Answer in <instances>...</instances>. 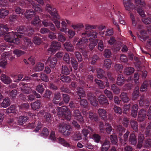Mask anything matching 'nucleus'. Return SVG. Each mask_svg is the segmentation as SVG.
Segmentation results:
<instances>
[{"mask_svg": "<svg viewBox=\"0 0 151 151\" xmlns=\"http://www.w3.org/2000/svg\"><path fill=\"white\" fill-rule=\"evenodd\" d=\"M92 131V129L89 127H86L83 129L82 131V133L85 136V139L87 141V135L88 134L91 132Z\"/></svg>", "mask_w": 151, "mask_h": 151, "instance_id": "nucleus-24", "label": "nucleus"}, {"mask_svg": "<svg viewBox=\"0 0 151 151\" xmlns=\"http://www.w3.org/2000/svg\"><path fill=\"white\" fill-rule=\"evenodd\" d=\"M9 30V28L7 25L0 24V36H4Z\"/></svg>", "mask_w": 151, "mask_h": 151, "instance_id": "nucleus-16", "label": "nucleus"}, {"mask_svg": "<svg viewBox=\"0 0 151 151\" xmlns=\"http://www.w3.org/2000/svg\"><path fill=\"white\" fill-rule=\"evenodd\" d=\"M73 116L75 119L79 122H82L83 121V119L81 114L80 112L78 110H75L73 114Z\"/></svg>", "mask_w": 151, "mask_h": 151, "instance_id": "nucleus-20", "label": "nucleus"}, {"mask_svg": "<svg viewBox=\"0 0 151 151\" xmlns=\"http://www.w3.org/2000/svg\"><path fill=\"white\" fill-rule=\"evenodd\" d=\"M139 74L138 73H135L134 76V80L135 83L137 85L139 84Z\"/></svg>", "mask_w": 151, "mask_h": 151, "instance_id": "nucleus-57", "label": "nucleus"}, {"mask_svg": "<svg viewBox=\"0 0 151 151\" xmlns=\"http://www.w3.org/2000/svg\"><path fill=\"white\" fill-rule=\"evenodd\" d=\"M97 26L95 25H91L88 24H86L85 25V29L87 30H90L93 29H95L96 28Z\"/></svg>", "mask_w": 151, "mask_h": 151, "instance_id": "nucleus-47", "label": "nucleus"}, {"mask_svg": "<svg viewBox=\"0 0 151 151\" xmlns=\"http://www.w3.org/2000/svg\"><path fill=\"white\" fill-rule=\"evenodd\" d=\"M24 29V27L20 26L17 28V33L13 31L7 33H6L4 36V40L7 42L18 44L20 42L19 38H21L24 37V40L26 46L31 45L32 43L31 40L24 37V35H25V33L23 32Z\"/></svg>", "mask_w": 151, "mask_h": 151, "instance_id": "nucleus-1", "label": "nucleus"}, {"mask_svg": "<svg viewBox=\"0 0 151 151\" xmlns=\"http://www.w3.org/2000/svg\"><path fill=\"white\" fill-rule=\"evenodd\" d=\"M44 65L41 63H38L34 68V70L36 71H40L42 70L44 68Z\"/></svg>", "mask_w": 151, "mask_h": 151, "instance_id": "nucleus-33", "label": "nucleus"}, {"mask_svg": "<svg viewBox=\"0 0 151 151\" xmlns=\"http://www.w3.org/2000/svg\"><path fill=\"white\" fill-rule=\"evenodd\" d=\"M144 97L141 96L140 99L139 104L141 106H144L147 107L149 105V101L147 99L144 100Z\"/></svg>", "mask_w": 151, "mask_h": 151, "instance_id": "nucleus-22", "label": "nucleus"}, {"mask_svg": "<svg viewBox=\"0 0 151 151\" xmlns=\"http://www.w3.org/2000/svg\"><path fill=\"white\" fill-rule=\"evenodd\" d=\"M95 81L96 84L99 85L101 88L103 89L105 88V85H104V83L101 81L96 79Z\"/></svg>", "mask_w": 151, "mask_h": 151, "instance_id": "nucleus-60", "label": "nucleus"}, {"mask_svg": "<svg viewBox=\"0 0 151 151\" xmlns=\"http://www.w3.org/2000/svg\"><path fill=\"white\" fill-rule=\"evenodd\" d=\"M1 80L6 84H9L12 81L10 78L4 74H2L1 76Z\"/></svg>", "mask_w": 151, "mask_h": 151, "instance_id": "nucleus-17", "label": "nucleus"}, {"mask_svg": "<svg viewBox=\"0 0 151 151\" xmlns=\"http://www.w3.org/2000/svg\"><path fill=\"white\" fill-rule=\"evenodd\" d=\"M111 18L112 20L113 24L116 27H118L119 26L118 21H119L121 24H125L126 23L125 22L122 18L120 12L118 9L114 10V13L113 14L111 15Z\"/></svg>", "mask_w": 151, "mask_h": 151, "instance_id": "nucleus-5", "label": "nucleus"}, {"mask_svg": "<svg viewBox=\"0 0 151 151\" xmlns=\"http://www.w3.org/2000/svg\"><path fill=\"white\" fill-rule=\"evenodd\" d=\"M131 127L134 130V131L136 132L138 130V124L137 122L133 120L131 121Z\"/></svg>", "mask_w": 151, "mask_h": 151, "instance_id": "nucleus-44", "label": "nucleus"}, {"mask_svg": "<svg viewBox=\"0 0 151 151\" xmlns=\"http://www.w3.org/2000/svg\"><path fill=\"white\" fill-rule=\"evenodd\" d=\"M135 3L136 6L132 2L131 0H123V4L125 9L127 11H130L131 10L134 9L137 11L139 14L142 17L145 16V12L142 9L138 6V5H140L144 6L145 5V1L143 0H135Z\"/></svg>", "mask_w": 151, "mask_h": 151, "instance_id": "nucleus-2", "label": "nucleus"}, {"mask_svg": "<svg viewBox=\"0 0 151 151\" xmlns=\"http://www.w3.org/2000/svg\"><path fill=\"white\" fill-rule=\"evenodd\" d=\"M57 62V60L56 58L50 56L49 57L47 60L45 62V65L49 63V65L51 68H54Z\"/></svg>", "mask_w": 151, "mask_h": 151, "instance_id": "nucleus-14", "label": "nucleus"}, {"mask_svg": "<svg viewBox=\"0 0 151 151\" xmlns=\"http://www.w3.org/2000/svg\"><path fill=\"white\" fill-rule=\"evenodd\" d=\"M88 97L92 105L95 106L98 105V102L96 98L91 93H89L88 95Z\"/></svg>", "mask_w": 151, "mask_h": 151, "instance_id": "nucleus-15", "label": "nucleus"}, {"mask_svg": "<svg viewBox=\"0 0 151 151\" xmlns=\"http://www.w3.org/2000/svg\"><path fill=\"white\" fill-rule=\"evenodd\" d=\"M61 80L63 82L68 83L70 81V78L67 75L63 76L61 77Z\"/></svg>", "mask_w": 151, "mask_h": 151, "instance_id": "nucleus-61", "label": "nucleus"}, {"mask_svg": "<svg viewBox=\"0 0 151 151\" xmlns=\"http://www.w3.org/2000/svg\"><path fill=\"white\" fill-rule=\"evenodd\" d=\"M42 23L44 26L45 27L49 26L51 30L52 31H55V27L52 23L48 22L45 19H44L42 20Z\"/></svg>", "mask_w": 151, "mask_h": 151, "instance_id": "nucleus-18", "label": "nucleus"}, {"mask_svg": "<svg viewBox=\"0 0 151 151\" xmlns=\"http://www.w3.org/2000/svg\"><path fill=\"white\" fill-rule=\"evenodd\" d=\"M44 113L45 111L44 110H41L37 115L33 113H29V114L30 118L34 120L35 122L34 123L32 122L29 125V127L32 128L37 125L35 129V132H37L42 127V124L39 122V118L41 117L44 115Z\"/></svg>", "mask_w": 151, "mask_h": 151, "instance_id": "nucleus-4", "label": "nucleus"}, {"mask_svg": "<svg viewBox=\"0 0 151 151\" xmlns=\"http://www.w3.org/2000/svg\"><path fill=\"white\" fill-rule=\"evenodd\" d=\"M10 102L8 98L5 99L2 103L1 104V107L6 108L10 104Z\"/></svg>", "mask_w": 151, "mask_h": 151, "instance_id": "nucleus-36", "label": "nucleus"}, {"mask_svg": "<svg viewBox=\"0 0 151 151\" xmlns=\"http://www.w3.org/2000/svg\"><path fill=\"white\" fill-rule=\"evenodd\" d=\"M89 40L90 42V44L89 45V49L91 50H92L97 45L98 40L97 39H93L92 38H90Z\"/></svg>", "mask_w": 151, "mask_h": 151, "instance_id": "nucleus-23", "label": "nucleus"}, {"mask_svg": "<svg viewBox=\"0 0 151 151\" xmlns=\"http://www.w3.org/2000/svg\"><path fill=\"white\" fill-rule=\"evenodd\" d=\"M48 129L46 128H44L41 134V136L45 138L48 135Z\"/></svg>", "mask_w": 151, "mask_h": 151, "instance_id": "nucleus-50", "label": "nucleus"}, {"mask_svg": "<svg viewBox=\"0 0 151 151\" xmlns=\"http://www.w3.org/2000/svg\"><path fill=\"white\" fill-rule=\"evenodd\" d=\"M9 13V11L3 9L0 10V18H3L7 15Z\"/></svg>", "mask_w": 151, "mask_h": 151, "instance_id": "nucleus-38", "label": "nucleus"}, {"mask_svg": "<svg viewBox=\"0 0 151 151\" xmlns=\"http://www.w3.org/2000/svg\"><path fill=\"white\" fill-rule=\"evenodd\" d=\"M110 139L112 143L113 144H116L117 142L116 136L114 134L110 136Z\"/></svg>", "mask_w": 151, "mask_h": 151, "instance_id": "nucleus-52", "label": "nucleus"}, {"mask_svg": "<svg viewBox=\"0 0 151 151\" xmlns=\"http://www.w3.org/2000/svg\"><path fill=\"white\" fill-rule=\"evenodd\" d=\"M120 98L124 102H127L129 100V99L127 96V94L126 93L123 92L122 93Z\"/></svg>", "mask_w": 151, "mask_h": 151, "instance_id": "nucleus-35", "label": "nucleus"}, {"mask_svg": "<svg viewBox=\"0 0 151 151\" xmlns=\"http://www.w3.org/2000/svg\"><path fill=\"white\" fill-rule=\"evenodd\" d=\"M124 72L127 75H130L134 73V69L133 68H127L125 69Z\"/></svg>", "mask_w": 151, "mask_h": 151, "instance_id": "nucleus-49", "label": "nucleus"}, {"mask_svg": "<svg viewBox=\"0 0 151 151\" xmlns=\"http://www.w3.org/2000/svg\"><path fill=\"white\" fill-rule=\"evenodd\" d=\"M64 46L66 50L68 51L72 52L74 51L73 46L69 42H66L64 44Z\"/></svg>", "mask_w": 151, "mask_h": 151, "instance_id": "nucleus-26", "label": "nucleus"}, {"mask_svg": "<svg viewBox=\"0 0 151 151\" xmlns=\"http://www.w3.org/2000/svg\"><path fill=\"white\" fill-rule=\"evenodd\" d=\"M45 10L51 14L52 18L59 19V16L57 13V10L53 6L49 4H47Z\"/></svg>", "mask_w": 151, "mask_h": 151, "instance_id": "nucleus-12", "label": "nucleus"}, {"mask_svg": "<svg viewBox=\"0 0 151 151\" xmlns=\"http://www.w3.org/2000/svg\"><path fill=\"white\" fill-rule=\"evenodd\" d=\"M58 39L59 41L61 42H64L66 40V38L64 36L61 32H59L58 34Z\"/></svg>", "mask_w": 151, "mask_h": 151, "instance_id": "nucleus-51", "label": "nucleus"}, {"mask_svg": "<svg viewBox=\"0 0 151 151\" xmlns=\"http://www.w3.org/2000/svg\"><path fill=\"white\" fill-rule=\"evenodd\" d=\"M36 14L35 12L32 10H27L25 13H24L25 17L27 19L32 18Z\"/></svg>", "mask_w": 151, "mask_h": 151, "instance_id": "nucleus-25", "label": "nucleus"}, {"mask_svg": "<svg viewBox=\"0 0 151 151\" xmlns=\"http://www.w3.org/2000/svg\"><path fill=\"white\" fill-rule=\"evenodd\" d=\"M98 33L96 31L91 32H88L86 31L85 32L82 34V38L76 44V48H82L86 46V43L88 42V39L86 38V37H92L93 39H95L97 37Z\"/></svg>", "mask_w": 151, "mask_h": 151, "instance_id": "nucleus-3", "label": "nucleus"}, {"mask_svg": "<svg viewBox=\"0 0 151 151\" xmlns=\"http://www.w3.org/2000/svg\"><path fill=\"white\" fill-rule=\"evenodd\" d=\"M110 146V142L107 139H105L102 144L101 151H107Z\"/></svg>", "mask_w": 151, "mask_h": 151, "instance_id": "nucleus-19", "label": "nucleus"}, {"mask_svg": "<svg viewBox=\"0 0 151 151\" xmlns=\"http://www.w3.org/2000/svg\"><path fill=\"white\" fill-rule=\"evenodd\" d=\"M125 81V79L124 78L122 75H119L117 78V83L118 86H121L123 85Z\"/></svg>", "mask_w": 151, "mask_h": 151, "instance_id": "nucleus-32", "label": "nucleus"}, {"mask_svg": "<svg viewBox=\"0 0 151 151\" xmlns=\"http://www.w3.org/2000/svg\"><path fill=\"white\" fill-rule=\"evenodd\" d=\"M144 139L143 135L142 134H139L138 137V144L137 147L138 148H140L142 147V143Z\"/></svg>", "mask_w": 151, "mask_h": 151, "instance_id": "nucleus-30", "label": "nucleus"}, {"mask_svg": "<svg viewBox=\"0 0 151 151\" xmlns=\"http://www.w3.org/2000/svg\"><path fill=\"white\" fill-rule=\"evenodd\" d=\"M89 118L91 119H94V121H96L97 120L98 116L95 114H93L92 112L89 113Z\"/></svg>", "mask_w": 151, "mask_h": 151, "instance_id": "nucleus-63", "label": "nucleus"}, {"mask_svg": "<svg viewBox=\"0 0 151 151\" xmlns=\"http://www.w3.org/2000/svg\"><path fill=\"white\" fill-rule=\"evenodd\" d=\"M60 96L59 93L55 94L53 100V103L55 104H58L60 100Z\"/></svg>", "mask_w": 151, "mask_h": 151, "instance_id": "nucleus-45", "label": "nucleus"}, {"mask_svg": "<svg viewBox=\"0 0 151 151\" xmlns=\"http://www.w3.org/2000/svg\"><path fill=\"white\" fill-rule=\"evenodd\" d=\"M13 53L14 54L16 55L17 56L19 57L24 54L25 52L20 50L16 49L14 50Z\"/></svg>", "mask_w": 151, "mask_h": 151, "instance_id": "nucleus-53", "label": "nucleus"}, {"mask_svg": "<svg viewBox=\"0 0 151 151\" xmlns=\"http://www.w3.org/2000/svg\"><path fill=\"white\" fill-rule=\"evenodd\" d=\"M41 22L39 17L37 16H35L34 19L32 21V24L35 25L38 24Z\"/></svg>", "mask_w": 151, "mask_h": 151, "instance_id": "nucleus-48", "label": "nucleus"}, {"mask_svg": "<svg viewBox=\"0 0 151 151\" xmlns=\"http://www.w3.org/2000/svg\"><path fill=\"white\" fill-rule=\"evenodd\" d=\"M139 87L138 86L136 87L133 92L132 94V99L135 100L137 99L139 96Z\"/></svg>", "mask_w": 151, "mask_h": 151, "instance_id": "nucleus-29", "label": "nucleus"}, {"mask_svg": "<svg viewBox=\"0 0 151 151\" xmlns=\"http://www.w3.org/2000/svg\"><path fill=\"white\" fill-rule=\"evenodd\" d=\"M140 37L141 39L143 40L144 41L146 40L147 38V36L145 31L142 30L141 31Z\"/></svg>", "mask_w": 151, "mask_h": 151, "instance_id": "nucleus-54", "label": "nucleus"}, {"mask_svg": "<svg viewBox=\"0 0 151 151\" xmlns=\"http://www.w3.org/2000/svg\"><path fill=\"white\" fill-rule=\"evenodd\" d=\"M58 140L59 143L63 145L66 147L70 146L69 144L67 142L63 139L60 137L58 138Z\"/></svg>", "mask_w": 151, "mask_h": 151, "instance_id": "nucleus-46", "label": "nucleus"}, {"mask_svg": "<svg viewBox=\"0 0 151 151\" xmlns=\"http://www.w3.org/2000/svg\"><path fill=\"white\" fill-rule=\"evenodd\" d=\"M40 102L39 101H37L31 104L32 108L34 110L39 109L40 107Z\"/></svg>", "mask_w": 151, "mask_h": 151, "instance_id": "nucleus-27", "label": "nucleus"}, {"mask_svg": "<svg viewBox=\"0 0 151 151\" xmlns=\"http://www.w3.org/2000/svg\"><path fill=\"white\" fill-rule=\"evenodd\" d=\"M129 140L131 144L135 145L137 142V140L135 134H131L130 136Z\"/></svg>", "mask_w": 151, "mask_h": 151, "instance_id": "nucleus-34", "label": "nucleus"}, {"mask_svg": "<svg viewBox=\"0 0 151 151\" xmlns=\"http://www.w3.org/2000/svg\"><path fill=\"white\" fill-rule=\"evenodd\" d=\"M32 5V7L34 9L35 11L39 13H40L42 12V9L39 5L35 4L34 3H33Z\"/></svg>", "mask_w": 151, "mask_h": 151, "instance_id": "nucleus-39", "label": "nucleus"}, {"mask_svg": "<svg viewBox=\"0 0 151 151\" xmlns=\"http://www.w3.org/2000/svg\"><path fill=\"white\" fill-rule=\"evenodd\" d=\"M53 18V19H52V20L54 22L56 27L58 28H60V22L58 20V19H60V17H59V19H57L55 17Z\"/></svg>", "mask_w": 151, "mask_h": 151, "instance_id": "nucleus-55", "label": "nucleus"}, {"mask_svg": "<svg viewBox=\"0 0 151 151\" xmlns=\"http://www.w3.org/2000/svg\"><path fill=\"white\" fill-rule=\"evenodd\" d=\"M97 77L99 78H103L104 77V72L102 69L98 68L97 70Z\"/></svg>", "mask_w": 151, "mask_h": 151, "instance_id": "nucleus-41", "label": "nucleus"}, {"mask_svg": "<svg viewBox=\"0 0 151 151\" xmlns=\"http://www.w3.org/2000/svg\"><path fill=\"white\" fill-rule=\"evenodd\" d=\"M71 129L69 125L64 123H60L58 127V131L65 136L70 134L71 133Z\"/></svg>", "mask_w": 151, "mask_h": 151, "instance_id": "nucleus-8", "label": "nucleus"}, {"mask_svg": "<svg viewBox=\"0 0 151 151\" xmlns=\"http://www.w3.org/2000/svg\"><path fill=\"white\" fill-rule=\"evenodd\" d=\"M20 89L22 92L26 94H28L31 91V88L29 86V85L27 84H25L22 83L20 85V87L18 90Z\"/></svg>", "mask_w": 151, "mask_h": 151, "instance_id": "nucleus-13", "label": "nucleus"}, {"mask_svg": "<svg viewBox=\"0 0 151 151\" xmlns=\"http://www.w3.org/2000/svg\"><path fill=\"white\" fill-rule=\"evenodd\" d=\"M36 90L38 92L41 94H42L44 91L43 86L41 84H39L36 87Z\"/></svg>", "mask_w": 151, "mask_h": 151, "instance_id": "nucleus-56", "label": "nucleus"}, {"mask_svg": "<svg viewBox=\"0 0 151 151\" xmlns=\"http://www.w3.org/2000/svg\"><path fill=\"white\" fill-rule=\"evenodd\" d=\"M73 138L74 140L78 141L82 139L81 134L79 132H77L73 135Z\"/></svg>", "mask_w": 151, "mask_h": 151, "instance_id": "nucleus-42", "label": "nucleus"}, {"mask_svg": "<svg viewBox=\"0 0 151 151\" xmlns=\"http://www.w3.org/2000/svg\"><path fill=\"white\" fill-rule=\"evenodd\" d=\"M116 131L119 135L121 136L122 135V133L124 132L125 129L122 126L119 125L117 126Z\"/></svg>", "mask_w": 151, "mask_h": 151, "instance_id": "nucleus-40", "label": "nucleus"}, {"mask_svg": "<svg viewBox=\"0 0 151 151\" xmlns=\"http://www.w3.org/2000/svg\"><path fill=\"white\" fill-rule=\"evenodd\" d=\"M17 110L15 106L14 105L11 106L6 110V112L7 113L16 112Z\"/></svg>", "mask_w": 151, "mask_h": 151, "instance_id": "nucleus-43", "label": "nucleus"}, {"mask_svg": "<svg viewBox=\"0 0 151 151\" xmlns=\"http://www.w3.org/2000/svg\"><path fill=\"white\" fill-rule=\"evenodd\" d=\"M148 116L149 119H151V105L147 112L146 110L143 109H141L139 112L138 114V120L139 121H143Z\"/></svg>", "mask_w": 151, "mask_h": 151, "instance_id": "nucleus-9", "label": "nucleus"}, {"mask_svg": "<svg viewBox=\"0 0 151 151\" xmlns=\"http://www.w3.org/2000/svg\"><path fill=\"white\" fill-rule=\"evenodd\" d=\"M71 24V22L67 19H63L61 22L62 26H64V27L67 26V25H70Z\"/></svg>", "mask_w": 151, "mask_h": 151, "instance_id": "nucleus-59", "label": "nucleus"}, {"mask_svg": "<svg viewBox=\"0 0 151 151\" xmlns=\"http://www.w3.org/2000/svg\"><path fill=\"white\" fill-rule=\"evenodd\" d=\"M8 58L10 60H12L14 57L12 56V53L11 52H5L1 55V61L0 62V66L5 68L7 64L6 59Z\"/></svg>", "mask_w": 151, "mask_h": 151, "instance_id": "nucleus-7", "label": "nucleus"}, {"mask_svg": "<svg viewBox=\"0 0 151 151\" xmlns=\"http://www.w3.org/2000/svg\"><path fill=\"white\" fill-rule=\"evenodd\" d=\"M57 110V115L59 116H63L65 119L68 120L71 119V114L69 110L66 106L61 107H58L55 108Z\"/></svg>", "mask_w": 151, "mask_h": 151, "instance_id": "nucleus-6", "label": "nucleus"}, {"mask_svg": "<svg viewBox=\"0 0 151 151\" xmlns=\"http://www.w3.org/2000/svg\"><path fill=\"white\" fill-rule=\"evenodd\" d=\"M28 119V118L27 116H21L19 117L18 123L20 125H22L23 122H25Z\"/></svg>", "mask_w": 151, "mask_h": 151, "instance_id": "nucleus-37", "label": "nucleus"}, {"mask_svg": "<svg viewBox=\"0 0 151 151\" xmlns=\"http://www.w3.org/2000/svg\"><path fill=\"white\" fill-rule=\"evenodd\" d=\"M72 54L71 53L69 54L68 53H66L65 54L63 57V60L66 63L70 64V56ZM71 60L70 63L75 70H76L78 67V65L77 61L73 58H71Z\"/></svg>", "mask_w": 151, "mask_h": 151, "instance_id": "nucleus-10", "label": "nucleus"}, {"mask_svg": "<svg viewBox=\"0 0 151 151\" xmlns=\"http://www.w3.org/2000/svg\"><path fill=\"white\" fill-rule=\"evenodd\" d=\"M98 98L99 102L100 104H106V105H107L109 104L107 100L104 95H100L99 96Z\"/></svg>", "mask_w": 151, "mask_h": 151, "instance_id": "nucleus-28", "label": "nucleus"}, {"mask_svg": "<svg viewBox=\"0 0 151 151\" xmlns=\"http://www.w3.org/2000/svg\"><path fill=\"white\" fill-rule=\"evenodd\" d=\"M98 113L100 117L104 120L107 119L106 111L102 109H99Z\"/></svg>", "mask_w": 151, "mask_h": 151, "instance_id": "nucleus-21", "label": "nucleus"}, {"mask_svg": "<svg viewBox=\"0 0 151 151\" xmlns=\"http://www.w3.org/2000/svg\"><path fill=\"white\" fill-rule=\"evenodd\" d=\"M60 42L56 41H53L51 43L50 47L47 51V54H54L57 50L60 48Z\"/></svg>", "mask_w": 151, "mask_h": 151, "instance_id": "nucleus-11", "label": "nucleus"}, {"mask_svg": "<svg viewBox=\"0 0 151 151\" xmlns=\"http://www.w3.org/2000/svg\"><path fill=\"white\" fill-rule=\"evenodd\" d=\"M145 16L142 17V21L145 24H148L151 23V19L150 18H144V17H145Z\"/></svg>", "mask_w": 151, "mask_h": 151, "instance_id": "nucleus-64", "label": "nucleus"}, {"mask_svg": "<svg viewBox=\"0 0 151 151\" xmlns=\"http://www.w3.org/2000/svg\"><path fill=\"white\" fill-rule=\"evenodd\" d=\"M148 84L147 81H144L142 84V85L140 88V91H144L147 90Z\"/></svg>", "mask_w": 151, "mask_h": 151, "instance_id": "nucleus-58", "label": "nucleus"}, {"mask_svg": "<svg viewBox=\"0 0 151 151\" xmlns=\"http://www.w3.org/2000/svg\"><path fill=\"white\" fill-rule=\"evenodd\" d=\"M68 36L70 38H71L75 35V32L71 29H69L68 31Z\"/></svg>", "mask_w": 151, "mask_h": 151, "instance_id": "nucleus-62", "label": "nucleus"}, {"mask_svg": "<svg viewBox=\"0 0 151 151\" xmlns=\"http://www.w3.org/2000/svg\"><path fill=\"white\" fill-rule=\"evenodd\" d=\"M112 62L111 60L108 59H105L104 63V67L107 69H110L111 66Z\"/></svg>", "mask_w": 151, "mask_h": 151, "instance_id": "nucleus-31", "label": "nucleus"}]
</instances>
